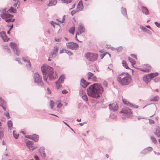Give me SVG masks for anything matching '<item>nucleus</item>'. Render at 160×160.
<instances>
[{
    "label": "nucleus",
    "instance_id": "39",
    "mask_svg": "<svg viewBox=\"0 0 160 160\" xmlns=\"http://www.w3.org/2000/svg\"><path fill=\"white\" fill-rule=\"evenodd\" d=\"M64 52L68 54L69 56L71 55L72 54V53L71 51L67 50L66 49L64 50Z\"/></svg>",
    "mask_w": 160,
    "mask_h": 160
},
{
    "label": "nucleus",
    "instance_id": "4",
    "mask_svg": "<svg viewBox=\"0 0 160 160\" xmlns=\"http://www.w3.org/2000/svg\"><path fill=\"white\" fill-rule=\"evenodd\" d=\"M34 82L39 86H42L43 83L42 80V76L38 72L35 73L33 75Z\"/></svg>",
    "mask_w": 160,
    "mask_h": 160
},
{
    "label": "nucleus",
    "instance_id": "51",
    "mask_svg": "<svg viewBox=\"0 0 160 160\" xmlns=\"http://www.w3.org/2000/svg\"><path fill=\"white\" fill-rule=\"evenodd\" d=\"M145 150H146L147 151H151L152 150V148L151 147H148L147 148H145Z\"/></svg>",
    "mask_w": 160,
    "mask_h": 160
},
{
    "label": "nucleus",
    "instance_id": "33",
    "mask_svg": "<svg viewBox=\"0 0 160 160\" xmlns=\"http://www.w3.org/2000/svg\"><path fill=\"white\" fill-rule=\"evenodd\" d=\"M142 30L144 32H147L148 33L150 34L151 32L150 31L148 30V29L146 28L145 27H144L142 26L141 28Z\"/></svg>",
    "mask_w": 160,
    "mask_h": 160
},
{
    "label": "nucleus",
    "instance_id": "62",
    "mask_svg": "<svg viewBox=\"0 0 160 160\" xmlns=\"http://www.w3.org/2000/svg\"><path fill=\"white\" fill-rule=\"evenodd\" d=\"M50 24L54 28H55V26L54 24V22H53V21H51L50 22Z\"/></svg>",
    "mask_w": 160,
    "mask_h": 160
},
{
    "label": "nucleus",
    "instance_id": "13",
    "mask_svg": "<svg viewBox=\"0 0 160 160\" xmlns=\"http://www.w3.org/2000/svg\"><path fill=\"white\" fill-rule=\"evenodd\" d=\"M109 106L110 109L113 111H116L118 109V106L117 104H110L109 105Z\"/></svg>",
    "mask_w": 160,
    "mask_h": 160
},
{
    "label": "nucleus",
    "instance_id": "54",
    "mask_svg": "<svg viewBox=\"0 0 160 160\" xmlns=\"http://www.w3.org/2000/svg\"><path fill=\"white\" fill-rule=\"evenodd\" d=\"M153 81L155 82H157L160 81V78H156L153 79Z\"/></svg>",
    "mask_w": 160,
    "mask_h": 160
},
{
    "label": "nucleus",
    "instance_id": "21",
    "mask_svg": "<svg viewBox=\"0 0 160 160\" xmlns=\"http://www.w3.org/2000/svg\"><path fill=\"white\" fill-rule=\"evenodd\" d=\"M158 72L151 73L148 74V76L151 79H152L154 77L158 76Z\"/></svg>",
    "mask_w": 160,
    "mask_h": 160
},
{
    "label": "nucleus",
    "instance_id": "55",
    "mask_svg": "<svg viewBox=\"0 0 160 160\" xmlns=\"http://www.w3.org/2000/svg\"><path fill=\"white\" fill-rule=\"evenodd\" d=\"M4 49H7V51L9 52H10V51L9 48L8 47V46H4Z\"/></svg>",
    "mask_w": 160,
    "mask_h": 160
},
{
    "label": "nucleus",
    "instance_id": "28",
    "mask_svg": "<svg viewBox=\"0 0 160 160\" xmlns=\"http://www.w3.org/2000/svg\"><path fill=\"white\" fill-rule=\"evenodd\" d=\"M143 79L145 81V82L148 83V82L150 81L151 79L148 76H146L143 77Z\"/></svg>",
    "mask_w": 160,
    "mask_h": 160
},
{
    "label": "nucleus",
    "instance_id": "32",
    "mask_svg": "<svg viewBox=\"0 0 160 160\" xmlns=\"http://www.w3.org/2000/svg\"><path fill=\"white\" fill-rule=\"evenodd\" d=\"M82 98L85 101H86V103L87 104L88 103V98L87 95L85 94V95H83L81 96Z\"/></svg>",
    "mask_w": 160,
    "mask_h": 160
},
{
    "label": "nucleus",
    "instance_id": "9",
    "mask_svg": "<svg viewBox=\"0 0 160 160\" xmlns=\"http://www.w3.org/2000/svg\"><path fill=\"white\" fill-rule=\"evenodd\" d=\"M66 45L68 48L72 50H76L79 47L77 43L72 42L67 43Z\"/></svg>",
    "mask_w": 160,
    "mask_h": 160
},
{
    "label": "nucleus",
    "instance_id": "11",
    "mask_svg": "<svg viewBox=\"0 0 160 160\" xmlns=\"http://www.w3.org/2000/svg\"><path fill=\"white\" fill-rule=\"evenodd\" d=\"M25 141L27 146L30 149L33 150L37 148V147L32 146V145L33 144V141H30L27 139Z\"/></svg>",
    "mask_w": 160,
    "mask_h": 160
},
{
    "label": "nucleus",
    "instance_id": "3",
    "mask_svg": "<svg viewBox=\"0 0 160 160\" xmlns=\"http://www.w3.org/2000/svg\"><path fill=\"white\" fill-rule=\"evenodd\" d=\"M125 74L127 76L122 78H121L119 77H117V80L119 83L122 85H125L128 84L131 82V78L129 76V74L127 72H122L121 74L119 75L120 76L122 75Z\"/></svg>",
    "mask_w": 160,
    "mask_h": 160
},
{
    "label": "nucleus",
    "instance_id": "64",
    "mask_svg": "<svg viewBox=\"0 0 160 160\" xmlns=\"http://www.w3.org/2000/svg\"><path fill=\"white\" fill-rule=\"evenodd\" d=\"M62 94H65L68 93V91L64 89L62 91Z\"/></svg>",
    "mask_w": 160,
    "mask_h": 160
},
{
    "label": "nucleus",
    "instance_id": "36",
    "mask_svg": "<svg viewBox=\"0 0 160 160\" xmlns=\"http://www.w3.org/2000/svg\"><path fill=\"white\" fill-rule=\"evenodd\" d=\"M122 102L125 104L127 106H129V103H131L129 102L127 100L125 99L122 98Z\"/></svg>",
    "mask_w": 160,
    "mask_h": 160
},
{
    "label": "nucleus",
    "instance_id": "56",
    "mask_svg": "<svg viewBox=\"0 0 160 160\" xmlns=\"http://www.w3.org/2000/svg\"><path fill=\"white\" fill-rule=\"evenodd\" d=\"M4 136L3 133L2 131H0V139L2 138Z\"/></svg>",
    "mask_w": 160,
    "mask_h": 160
},
{
    "label": "nucleus",
    "instance_id": "23",
    "mask_svg": "<svg viewBox=\"0 0 160 160\" xmlns=\"http://www.w3.org/2000/svg\"><path fill=\"white\" fill-rule=\"evenodd\" d=\"M154 133L158 138H160V128H157L156 129V131Z\"/></svg>",
    "mask_w": 160,
    "mask_h": 160
},
{
    "label": "nucleus",
    "instance_id": "17",
    "mask_svg": "<svg viewBox=\"0 0 160 160\" xmlns=\"http://www.w3.org/2000/svg\"><path fill=\"white\" fill-rule=\"evenodd\" d=\"M57 0H49V3L47 5L48 7L55 6L57 3Z\"/></svg>",
    "mask_w": 160,
    "mask_h": 160
},
{
    "label": "nucleus",
    "instance_id": "34",
    "mask_svg": "<svg viewBox=\"0 0 160 160\" xmlns=\"http://www.w3.org/2000/svg\"><path fill=\"white\" fill-rule=\"evenodd\" d=\"M128 60L132 65H134L135 64V61L132 58L129 57H128Z\"/></svg>",
    "mask_w": 160,
    "mask_h": 160
},
{
    "label": "nucleus",
    "instance_id": "49",
    "mask_svg": "<svg viewBox=\"0 0 160 160\" xmlns=\"http://www.w3.org/2000/svg\"><path fill=\"white\" fill-rule=\"evenodd\" d=\"M61 83L60 82H59L58 83L56 84L57 89H59L60 88L62 87V85L60 84Z\"/></svg>",
    "mask_w": 160,
    "mask_h": 160
},
{
    "label": "nucleus",
    "instance_id": "59",
    "mask_svg": "<svg viewBox=\"0 0 160 160\" xmlns=\"http://www.w3.org/2000/svg\"><path fill=\"white\" fill-rule=\"evenodd\" d=\"M105 55L106 54L105 53H104L103 54H100L99 56L101 57V58L102 59L103 58V57L105 56Z\"/></svg>",
    "mask_w": 160,
    "mask_h": 160
},
{
    "label": "nucleus",
    "instance_id": "46",
    "mask_svg": "<svg viewBox=\"0 0 160 160\" xmlns=\"http://www.w3.org/2000/svg\"><path fill=\"white\" fill-rule=\"evenodd\" d=\"M62 1L64 3L68 4L71 3L72 0H62Z\"/></svg>",
    "mask_w": 160,
    "mask_h": 160
},
{
    "label": "nucleus",
    "instance_id": "47",
    "mask_svg": "<svg viewBox=\"0 0 160 160\" xmlns=\"http://www.w3.org/2000/svg\"><path fill=\"white\" fill-rule=\"evenodd\" d=\"M151 139L153 142L155 143H156L157 140L151 136Z\"/></svg>",
    "mask_w": 160,
    "mask_h": 160
},
{
    "label": "nucleus",
    "instance_id": "45",
    "mask_svg": "<svg viewBox=\"0 0 160 160\" xmlns=\"http://www.w3.org/2000/svg\"><path fill=\"white\" fill-rule=\"evenodd\" d=\"M4 115L7 117L8 119H9L10 118V116L9 113L8 112H7V113L5 112L4 113Z\"/></svg>",
    "mask_w": 160,
    "mask_h": 160
},
{
    "label": "nucleus",
    "instance_id": "57",
    "mask_svg": "<svg viewBox=\"0 0 160 160\" xmlns=\"http://www.w3.org/2000/svg\"><path fill=\"white\" fill-rule=\"evenodd\" d=\"M146 151L147 150L145 149L141 152V153L144 154H146L148 152Z\"/></svg>",
    "mask_w": 160,
    "mask_h": 160
},
{
    "label": "nucleus",
    "instance_id": "10",
    "mask_svg": "<svg viewBox=\"0 0 160 160\" xmlns=\"http://www.w3.org/2000/svg\"><path fill=\"white\" fill-rule=\"evenodd\" d=\"M58 49L59 47L58 46H55L49 54V56H50V57L53 58V57L56 56L57 55Z\"/></svg>",
    "mask_w": 160,
    "mask_h": 160
},
{
    "label": "nucleus",
    "instance_id": "58",
    "mask_svg": "<svg viewBox=\"0 0 160 160\" xmlns=\"http://www.w3.org/2000/svg\"><path fill=\"white\" fill-rule=\"evenodd\" d=\"M103 86L106 87H107L108 86V83L105 81H104L103 83Z\"/></svg>",
    "mask_w": 160,
    "mask_h": 160
},
{
    "label": "nucleus",
    "instance_id": "2",
    "mask_svg": "<svg viewBox=\"0 0 160 160\" xmlns=\"http://www.w3.org/2000/svg\"><path fill=\"white\" fill-rule=\"evenodd\" d=\"M41 71L43 75V78L45 81L48 77L50 80H55L57 78V75L54 76L53 68L50 66L43 64L41 67Z\"/></svg>",
    "mask_w": 160,
    "mask_h": 160
},
{
    "label": "nucleus",
    "instance_id": "5",
    "mask_svg": "<svg viewBox=\"0 0 160 160\" xmlns=\"http://www.w3.org/2000/svg\"><path fill=\"white\" fill-rule=\"evenodd\" d=\"M120 113L123 114V116L128 118H131L132 117V111L131 109L127 107H124L120 111Z\"/></svg>",
    "mask_w": 160,
    "mask_h": 160
},
{
    "label": "nucleus",
    "instance_id": "37",
    "mask_svg": "<svg viewBox=\"0 0 160 160\" xmlns=\"http://www.w3.org/2000/svg\"><path fill=\"white\" fill-rule=\"evenodd\" d=\"M88 80L90 79H91V77L93 76V74L91 72H89L88 73Z\"/></svg>",
    "mask_w": 160,
    "mask_h": 160
},
{
    "label": "nucleus",
    "instance_id": "31",
    "mask_svg": "<svg viewBox=\"0 0 160 160\" xmlns=\"http://www.w3.org/2000/svg\"><path fill=\"white\" fill-rule=\"evenodd\" d=\"M75 30V28L74 27H72L70 28L69 30V32L72 34H74V33Z\"/></svg>",
    "mask_w": 160,
    "mask_h": 160
},
{
    "label": "nucleus",
    "instance_id": "43",
    "mask_svg": "<svg viewBox=\"0 0 160 160\" xmlns=\"http://www.w3.org/2000/svg\"><path fill=\"white\" fill-rule=\"evenodd\" d=\"M15 131H14L13 132V135L14 137L16 139L18 138V134L15 133Z\"/></svg>",
    "mask_w": 160,
    "mask_h": 160
},
{
    "label": "nucleus",
    "instance_id": "27",
    "mask_svg": "<svg viewBox=\"0 0 160 160\" xmlns=\"http://www.w3.org/2000/svg\"><path fill=\"white\" fill-rule=\"evenodd\" d=\"M6 103V102L0 96V106L5 105Z\"/></svg>",
    "mask_w": 160,
    "mask_h": 160
},
{
    "label": "nucleus",
    "instance_id": "30",
    "mask_svg": "<svg viewBox=\"0 0 160 160\" xmlns=\"http://www.w3.org/2000/svg\"><path fill=\"white\" fill-rule=\"evenodd\" d=\"M7 124L8 128L11 130L12 127V122L11 120H9L7 123Z\"/></svg>",
    "mask_w": 160,
    "mask_h": 160
},
{
    "label": "nucleus",
    "instance_id": "18",
    "mask_svg": "<svg viewBox=\"0 0 160 160\" xmlns=\"http://www.w3.org/2000/svg\"><path fill=\"white\" fill-rule=\"evenodd\" d=\"M121 12L122 14L125 17H126L128 19L126 9L123 7L121 8Z\"/></svg>",
    "mask_w": 160,
    "mask_h": 160
},
{
    "label": "nucleus",
    "instance_id": "41",
    "mask_svg": "<svg viewBox=\"0 0 160 160\" xmlns=\"http://www.w3.org/2000/svg\"><path fill=\"white\" fill-rule=\"evenodd\" d=\"M54 103L53 102V101L52 100H51L50 101V106L51 108V109H52L53 108V107L54 106Z\"/></svg>",
    "mask_w": 160,
    "mask_h": 160
},
{
    "label": "nucleus",
    "instance_id": "20",
    "mask_svg": "<svg viewBox=\"0 0 160 160\" xmlns=\"http://www.w3.org/2000/svg\"><path fill=\"white\" fill-rule=\"evenodd\" d=\"M86 81L83 78H82L81 80V85L84 88H85L87 87V85H86Z\"/></svg>",
    "mask_w": 160,
    "mask_h": 160
},
{
    "label": "nucleus",
    "instance_id": "14",
    "mask_svg": "<svg viewBox=\"0 0 160 160\" xmlns=\"http://www.w3.org/2000/svg\"><path fill=\"white\" fill-rule=\"evenodd\" d=\"M35 136H36V137H37L35 139V142H37L38 141L39 138V136L38 135H36L35 134H33V135H26L25 136V137L27 138H29V139H30L32 140L33 138V136L34 137Z\"/></svg>",
    "mask_w": 160,
    "mask_h": 160
},
{
    "label": "nucleus",
    "instance_id": "48",
    "mask_svg": "<svg viewBox=\"0 0 160 160\" xmlns=\"http://www.w3.org/2000/svg\"><path fill=\"white\" fill-rule=\"evenodd\" d=\"M109 117L110 118H116L117 116L111 113Z\"/></svg>",
    "mask_w": 160,
    "mask_h": 160
},
{
    "label": "nucleus",
    "instance_id": "25",
    "mask_svg": "<svg viewBox=\"0 0 160 160\" xmlns=\"http://www.w3.org/2000/svg\"><path fill=\"white\" fill-rule=\"evenodd\" d=\"M8 11L10 13H15L17 12V10L12 7H11L9 10L6 12L8 13Z\"/></svg>",
    "mask_w": 160,
    "mask_h": 160
},
{
    "label": "nucleus",
    "instance_id": "16",
    "mask_svg": "<svg viewBox=\"0 0 160 160\" xmlns=\"http://www.w3.org/2000/svg\"><path fill=\"white\" fill-rule=\"evenodd\" d=\"M141 10L142 12L145 14L147 15L149 14V11L148 9L145 7L142 6Z\"/></svg>",
    "mask_w": 160,
    "mask_h": 160
},
{
    "label": "nucleus",
    "instance_id": "40",
    "mask_svg": "<svg viewBox=\"0 0 160 160\" xmlns=\"http://www.w3.org/2000/svg\"><path fill=\"white\" fill-rule=\"evenodd\" d=\"M45 148L43 147H41L40 148L38 149V152L40 153H41L42 152L44 151Z\"/></svg>",
    "mask_w": 160,
    "mask_h": 160
},
{
    "label": "nucleus",
    "instance_id": "50",
    "mask_svg": "<svg viewBox=\"0 0 160 160\" xmlns=\"http://www.w3.org/2000/svg\"><path fill=\"white\" fill-rule=\"evenodd\" d=\"M148 67L150 68H146L145 69H142V71H145L147 72H149V69H150L151 67L149 66H148Z\"/></svg>",
    "mask_w": 160,
    "mask_h": 160
},
{
    "label": "nucleus",
    "instance_id": "19",
    "mask_svg": "<svg viewBox=\"0 0 160 160\" xmlns=\"http://www.w3.org/2000/svg\"><path fill=\"white\" fill-rule=\"evenodd\" d=\"M65 78V77L63 75H62L58 78V81L56 82V84L58 83L59 82H60L61 83H63V82Z\"/></svg>",
    "mask_w": 160,
    "mask_h": 160
},
{
    "label": "nucleus",
    "instance_id": "42",
    "mask_svg": "<svg viewBox=\"0 0 160 160\" xmlns=\"http://www.w3.org/2000/svg\"><path fill=\"white\" fill-rule=\"evenodd\" d=\"M41 156L43 158H46V154L45 151H43L42 152V153H41Z\"/></svg>",
    "mask_w": 160,
    "mask_h": 160
},
{
    "label": "nucleus",
    "instance_id": "26",
    "mask_svg": "<svg viewBox=\"0 0 160 160\" xmlns=\"http://www.w3.org/2000/svg\"><path fill=\"white\" fill-rule=\"evenodd\" d=\"M22 59L23 61H24L25 62H28L27 64L26 65L28 67H29V68H30L31 67V64L30 63V61H28L26 58L25 57H23L22 58Z\"/></svg>",
    "mask_w": 160,
    "mask_h": 160
},
{
    "label": "nucleus",
    "instance_id": "61",
    "mask_svg": "<svg viewBox=\"0 0 160 160\" xmlns=\"http://www.w3.org/2000/svg\"><path fill=\"white\" fill-rule=\"evenodd\" d=\"M65 17L66 16L65 15L63 16L62 20L61 22L63 23L64 22L65 19Z\"/></svg>",
    "mask_w": 160,
    "mask_h": 160
},
{
    "label": "nucleus",
    "instance_id": "52",
    "mask_svg": "<svg viewBox=\"0 0 160 160\" xmlns=\"http://www.w3.org/2000/svg\"><path fill=\"white\" fill-rule=\"evenodd\" d=\"M122 47L121 46L119 47L116 48V49L117 50L118 52H119L122 51Z\"/></svg>",
    "mask_w": 160,
    "mask_h": 160
},
{
    "label": "nucleus",
    "instance_id": "6",
    "mask_svg": "<svg viewBox=\"0 0 160 160\" xmlns=\"http://www.w3.org/2000/svg\"><path fill=\"white\" fill-rule=\"evenodd\" d=\"M3 12L1 14L0 16L3 19H6L5 21L6 22H11L12 18H10L13 17V15L9 14L6 11L5 9L4 10H2Z\"/></svg>",
    "mask_w": 160,
    "mask_h": 160
},
{
    "label": "nucleus",
    "instance_id": "53",
    "mask_svg": "<svg viewBox=\"0 0 160 160\" xmlns=\"http://www.w3.org/2000/svg\"><path fill=\"white\" fill-rule=\"evenodd\" d=\"M154 24L157 27L160 28V23H158L157 22H155Z\"/></svg>",
    "mask_w": 160,
    "mask_h": 160
},
{
    "label": "nucleus",
    "instance_id": "29",
    "mask_svg": "<svg viewBox=\"0 0 160 160\" xmlns=\"http://www.w3.org/2000/svg\"><path fill=\"white\" fill-rule=\"evenodd\" d=\"M122 66L126 69H130V68L128 66L126 62L125 61L123 60L122 61Z\"/></svg>",
    "mask_w": 160,
    "mask_h": 160
},
{
    "label": "nucleus",
    "instance_id": "35",
    "mask_svg": "<svg viewBox=\"0 0 160 160\" xmlns=\"http://www.w3.org/2000/svg\"><path fill=\"white\" fill-rule=\"evenodd\" d=\"M129 106L131 108H138V106L137 105H133L132 103H129Z\"/></svg>",
    "mask_w": 160,
    "mask_h": 160
},
{
    "label": "nucleus",
    "instance_id": "15",
    "mask_svg": "<svg viewBox=\"0 0 160 160\" xmlns=\"http://www.w3.org/2000/svg\"><path fill=\"white\" fill-rule=\"evenodd\" d=\"M83 7L82 1V0H80L79 1V2L78 4L77 7V10H78L79 11H81L83 10Z\"/></svg>",
    "mask_w": 160,
    "mask_h": 160
},
{
    "label": "nucleus",
    "instance_id": "38",
    "mask_svg": "<svg viewBox=\"0 0 160 160\" xmlns=\"http://www.w3.org/2000/svg\"><path fill=\"white\" fill-rule=\"evenodd\" d=\"M85 92L82 89L80 90L79 95L81 97L82 96H83V95H85Z\"/></svg>",
    "mask_w": 160,
    "mask_h": 160
},
{
    "label": "nucleus",
    "instance_id": "22",
    "mask_svg": "<svg viewBox=\"0 0 160 160\" xmlns=\"http://www.w3.org/2000/svg\"><path fill=\"white\" fill-rule=\"evenodd\" d=\"M78 30L79 31H81L83 33L85 32V28L80 23L78 28Z\"/></svg>",
    "mask_w": 160,
    "mask_h": 160
},
{
    "label": "nucleus",
    "instance_id": "60",
    "mask_svg": "<svg viewBox=\"0 0 160 160\" xmlns=\"http://www.w3.org/2000/svg\"><path fill=\"white\" fill-rule=\"evenodd\" d=\"M62 106V104L61 102H59L58 104L57 107L58 108H61Z\"/></svg>",
    "mask_w": 160,
    "mask_h": 160
},
{
    "label": "nucleus",
    "instance_id": "44",
    "mask_svg": "<svg viewBox=\"0 0 160 160\" xmlns=\"http://www.w3.org/2000/svg\"><path fill=\"white\" fill-rule=\"evenodd\" d=\"M79 12L78 10H73L71 12V14L72 15V16H73L75 13H76L77 12Z\"/></svg>",
    "mask_w": 160,
    "mask_h": 160
},
{
    "label": "nucleus",
    "instance_id": "1",
    "mask_svg": "<svg viewBox=\"0 0 160 160\" xmlns=\"http://www.w3.org/2000/svg\"><path fill=\"white\" fill-rule=\"evenodd\" d=\"M87 91L89 96L98 98L102 95L103 92V89L100 84L95 83L91 85L87 89Z\"/></svg>",
    "mask_w": 160,
    "mask_h": 160
},
{
    "label": "nucleus",
    "instance_id": "63",
    "mask_svg": "<svg viewBox=\"0 0 160 160\" xmlns=\"http://www.w3.org/2000/svg\"><path fill=\"white\" fill-rule=\"evenodd\" d=\"M149 122L150 124H153L154 123V121L153 120L149 119Z\"/></svg>",
    "mask_w": 160,
    "mask_h": 160
},
{
    "label": "nucleus",
    "instance_id": "7",
    "mask_svg": "<svg viewBox=\"0 0 160 160\" xmlns=\"http://www.w3.org/2000/svg\"><path fill=\"white\" fill-rule=\"evenodd\" d=\"M85 57L88 60L93 62L96 61L97 59L98 55L96 53L88 52L85 54Z\"/></svg>",
    "mask_w": 160,
    "mask_h": 160
},
{
    "label": "nucleus",
    "instance_id": "12",
    "mask_svg": "<svg viewBox=\"0 0 160 160\" xmlns=\"http://www.w3.org/2000/svg\"><path fill=\"white\" fill-rule=\"evenodd\" d=\"M0 37L2 38L4 42L8 41L9 40L5 32H0Z\"/></svg>",
    "mask_w": 160,
    "mask_h": 160
},
{
    "label": "nucleus",
    "instance_id": "8",
    "mask_svg": "<svg viewBox=\"0 0 160 160\" xmlns=\"http://www.w3.org/2000/svg\"><path fill=\"white\" fill-rule=\"evenodd\" d=\"M10 46L13 49L15 54L18 56L19 55L20 51L18 47L17 44L14 42H11L10 43Z\"/></svg>",
    "mask_w": 160,
    "mask_h": 160
},
{
    "label": "nucleus",
    "instance_id": "24",
    "mask_svg": "<svg viewBox=\"0 0 160 160\" xmlns=\"http://www.w3.org/2000/svg\"><path fill=\"white\" fill-rule=\"evenodd\" d=\"M159 98V97L158 95H156L152 97L150 100V101L157 102L158 101Z\"/></svg>",
    "mask_w": 160,
    "mask_h": 160
}]
</instances>
